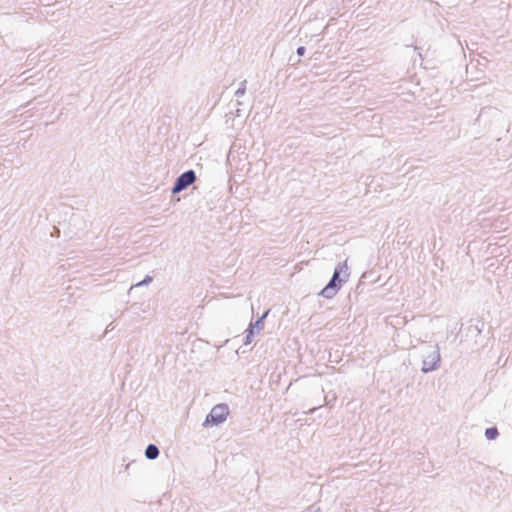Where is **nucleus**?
Listing matches in <instances>:
<instances>
[{"mask_svg":"<svg viewBox=\"0 0 512 512\" xmlns=\"http://www.w3.org/2000/svg\"><path fill=\"white\" fill-rule=\"evenodd\" d=\"M152 281H153V278L149 275H146L145 278L142 281L135 284V286L139 287V286L147 285V284L151 283Z\"/></svg>","mask_w":512,"mask_h":512,"instance_id":"10","label":"nucleus"},{"mask_svg":"<svg viewBox=\"0 0 512 512\" xmlns=\"http://www.w3.org/2000/svg\"><path fill=\"white\" fill-rule=\"evenodd\" d=\"M348 277L349 273L347 260H345L344 262L339 263L335 267L332 278L327 283V285L321 290L320 295L327 299L333 298L338 292V290L341 288L342 284L348 280Z\"/></svg>","mask_w":512,"mask_h":512,"instance_id":"1","label":"nucleus"},{"mask_svg":"<svg viewBox=\"0 0 512 512\" xmlns=\"http://www.w3.org/2000/svg\"><path fill=\"white\" fill-rule=\"evenodd\" d=\"M305 51H306L305 47L300 46L297 48L296 53L299 57H301L305 54Z\"/></svg>","mask_w":512,"mask_h":512,"instance_id":"11","label":"nucleus"},{"mask_svg":"<svg viewBox=\"0 0 512 512\" xmlns=\"http://www.w3.org/2000/svg\"><path fill=\"white\" fill-rule=\"evenodd\" d=\"M317 409V407H313L309 410L310 413H313L315 410Z\"/></svg>","mask_w":512,"mask_h":512,"instance_id":"13","label":"nucleus"},{"mask_svg":"<svg viewBox=\"0 0 512 512\" xmlns=\"http://www.w3.org/2000/svg\"><path fill=\"white\" fill-rule=\"evenodd\" d=\"M499 436V431L496 427H489L485 430V437L488 440H494Z\"/></svg>","mask_w":512,"mask_h":512,"instance_id":"6","label":"nucleus"},{"mask_svg":"<svg viewBox=\"0 0 512 512\" xmlns=\"http://www.w3.org/2000/svg\"><path fill=\"white\" fill-rule=\"evenodd\" d=\"M145 456L149 460H154L159 456V448L155 444H149L145 449Z\"/></svg>","mask_w":512,"mask_h":512,"instance_id":"5","label":"nucleus"},{"mask_svg":"<svg viewBox=\"0 0 512 512\" xmlns=\"http://www.w3.org/2000/svg\"><path fill=\"white\" fill-rule=\"evenodd\" d=\"M196 173L194 170L190 169L182 174H180L171 189L172 194H178L183 190L187 189L190 185H192L196 181Z\"/></svg>","mask_w":512,"mask_h":512,"instance_id":"4","label":"nucleus"},{"mask_svg":"<svg viewBox=\"0 0 512 512\" xmlns=\"http://www.w3.org/2000/svg\"><path fill=\"white\" fill-rule=\"evenodd\" d=\"M229 415V408L227 404L221 403L215 405L209 414L206 416V419L203 423L204 427L208 426H217L223 423L227 416Z\"/></svg>","mask_w":512,"mask_h":512,"instance_id":"3","label":"nucleus"},{"mask_svg":"<svg viewBox=\"0 0 512 512\" xmlns=\"http://www.w3.org/2000/svg\"><path fill=\"white\" fill-rule=\"evenodd\" d=\"M246 83L247 81L246 80H243L241 83H240V87L236 90L235 92V96L237 98L243 96L246 92Z\"/></svg>","mask_w":512,"mask_h":512,"instance_id":"9","label":"nucleus"},{"mask_svg":"<svg viewBox=\"0 0 512 512\" xmlns=\"http://www.w3.org/2000/svg\"><path fill=\"white\" fill-rule=\"evenodd\" d=\"M110 329H113V327H112V323H110V324L107 326V328H106V331H105V332L107 333Z\"/></svg>","mask_w":512,"mask_h":512,"instance_id":"12","label":"nucleus"},{"mask_svg":"<svg viewBox=\"0 0 512 512\" xmlns=\"http://www.w3.org/2000/svg\"><path fill=\"white\" fill-rule=\"evenodd\" d=\"M418 352L422 358L421 371L423 373H429L439 368L441 356L437 344L424 343L419 347Z\"/></svg>","mask_w":512,"mask_h":512,"instance_id":"2","label":"nucleus"},{"mask_svg":"<svg viewBox=\"0 0 512 512\" xmlns=\"http://www.w3.org/2000/svg\"><path fill=\"white\" fill-rule=\"evenodd\" d=\"M254 334H255L254 326H249V328L246 330V336H245V341H244V343L246 345L252 343Z\"/></svg>","mask_w":512,"mask_h":512,"instance_id":"8","label":"nucleus"},{"mask_svg":"<svg viewBox=\"0 0 512 512\" xmlns=\"http://www.w3.org/2000/svg\"><path fill=\"white\" fill-rule=\"evenodd\" d=\"M268 311L265 312L259 319L256 320L254 324H250V326H254V331L257 330L259 332L264 328V318L267 316Z\"/></svg>","mask_w":512,"mask_h":512,"instance_id":"7","label":"nucleus"}]
</instances>
